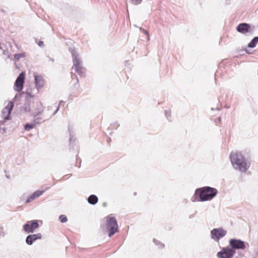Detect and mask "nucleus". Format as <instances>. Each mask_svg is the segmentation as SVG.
<instances>
[{
  "label": "nucleus",
  "mask_w": 258,
  "mask_h": 258,
  "mask_svg": "<svg viewBox=\"0 0 258 258\" xmlns=\"http://www.w3.org/2000/svg\"><path fill=\"white\" fill-rule=\"evenodd\" d=\"M217 190L209 186H205L197 189L195 191V196L196 199L199 198V201H206L212 200L217 194Z\"/></svg>",
  "instance_id": "1"
},
{
  "label": "nucleus",
  "mask_w": 258,
  "mask_h": 258,
  "mask_svg": "<svg viewBox=\"0 0 258 258\" xmlns=\"http://www.w3.org/2000/svg\"><path fill=\"white\" fill-rule=\"evenodd\" d=\"M230 158L232 164L234 168L239 170L242 172L246 171L249 166L247 163L244 156L238 152H232Z\"/></svg>",
  "instance_id": "2"
},
{
  "label": "nucleus",
  "mask_w": 258,
  "mask_h": 258,
  "mask_svg": "<svg viewBox=\"0 0 258 258\" xmlns=\"http://www.w3.org/2000/svg\"><path fill=\"white\" fill-rule=\"evenodd\" d=\"M105 219L106 220V228L108 232V236L111 237L118 231L116 219L111 214L106 217Z\"/></svg>",
  "instance_id": "3"
},
{
  "label": "nucleus",
  "mask_w": 258,
  "mask_h": 258,
  "mask_svg": "<svg viewBox=\"0 0 258 258\" xmlns=\"http://www.w3.org/2000/svg\"><path fill=\"white\" fill-rule=\"evenodd\" d=\"M73 66L72 69L79 75L81 77H85L86 76V69L83 67L82 62L79 58L78 54L73 53L72 54Z\"/></svg>",
  "instance_id": "4"
},
{
  "label": "nucleus",
  "mask_w": 258,
  "mask_h": 258,
  "mask_svg": "<svg viewBox=\"0 0 258 258\" xmlns=\"http://www.w3.org/2000/svg\"><path fill=\"white\" fill-rule=\"evenodd\" d=\"M44 106L41 103L36 104L33 113L34 121L36 123H39L40 121L42 119V114L44 111Z\"/></svg>",
  "instance_id": "5"
},
{
  "label": "nucleus",
  "mask_w": 258,
  "mask_h": 258,
  "mask_svg": "<svg viewBox=\"0 0 258 258\" xmlns=\"http://www.w3.org/2000/svg\"><path fill=\"white\" fill-rule=\"evenodd\" d=\"M235 253V251L232 249L223 247L217 253V256L219 258H232Z\"/></svg>",
  "instance_id": "6"
},
{
  "label": "nucleus",
  "mask_w": 258,
  "mask_h": 258,
  "mask_svg": "<svg viewBox=\"0 0 258 258\" xmlns=\"http://www.w3.org/2000/svg\"><path fill=\"white\" fill-rule=\"evenodd\" d=\"M25 79V73L22 72L15 81L14 85V89L15 91L20 92L23 89Z\"/></svg>",
  "instance_id": "7"
},
{
  "label": "nucleus",
  "mask_w": 258,
  "mask_h": 258,
  "mask_svg": "<svg viewBox=\"0 0 258 258\" xmlns=\"http://www.w3.org/2000/svg\"><path fill=\"white\" fill-rule=\"evenodd\" d=\"M39 227L36 221H28L23 227L24 231L27 233H33Z\"/></svg>",
  "instance_id": "8"
},
{
  "label": "nucleus",
  "mask_w": 258,
  "mask_h": 258,
  "mask_svg": "<svg viewBox=\"0 0 258 258\" xmlns=\"http://www.w3.org/2000/svg\"><path fill=\"white\" fill-rule=\"evenodd\" d=\"M226 234V231L221 228H215L211 231L212 238L217 241L224 236Z\"/></svg>",
  "instance_id": "9"
},
{
  "label": "nucleus",
  "mask_w": 258,
  "mask_h": 258,
  "mask_svg": "<svg viewBox=\"0 0 258 258\" xmlns=\"http://www.w3.org/2000/svg\"><path fill=\"white\" fill-rule=\"evenodd\" d=\"M230 246L234 249H245L246 246L244 242L240 240L232 239L229 241Z\"/></svg>",
  "instance_id": "10"
},
{
  "label": "nucleus",
  "mask_w": 258,
  "mask_h": 258,
  "mask_svg": "<svg viewBox=\"0 0 258 258\" xmlns=\"http://www.w3.org/2000/svg\"><path fill=\"white\" fill-rule=\"evenodd\" d=\"M236 30L241 33L245 34L250 31V26L247 23H241L237 26Z\"/></svg>",
  "instance_id": "11"
},
{
  "label": "nucleus",
  "mask_w": 258,
  "mask_h": 258,
  "mask_svg": "<svg viewBox=\"0 0 258 258\" xmlns=\"http://www.w3.org/2000/svg\"><path fill=\"white\" fill-rule=\"evenodd\" d=\"M41 237L42 236L40 233L29 235L27 237L26 242L27 244L31 245L34 241L38 239H40Z\"/></svg>",
  "instance_id": "12"
},
{
  "label": "nucleus",
  "mask_w": 258,
  "mask_h": 258,
  "mask_svg": "<svg viewBox=\"0 0 258 258\" xmlns=\"http://www.w3.org/2000/svg\"><path fill=\"white\" fill-rule=\"evenodd\" d=\"M35 83L38 89L42 88L45 85V81L41 76H35Z\"/></svg>",
  "instance_id": "13"
},
{
  "label": "nucleus",
  "mask_w": 258,
  "mask_h": 258,
  "mask_svg": "<svg viewBox=\"0 0 258 258\" xmlns=\"http://www.w3.org/2000/svg\"><path fill=\"white\" fill-rule=\"evenodd\" d=\"M13 107V104L12 102H10L7 106L4 108L3 110L4 113H7L8 115L11 114V111Z\"/></svg>",
  "instance_id": "14"
},
{
  "label": "nucleus",
  "mask_w": 258,
  "mask_h": 258,
  "mask_svg": "<svg viewBox=\"0 0 258 258\" xmlns=\"http://www.w3.org/2000/svg\"><path fill=\"white\" fill-rule=\"evenodd\" d=\"M88 201L90 204L95 205L98 202V198L95 195H91L89 197Z\"/></svg>",
  "instance_id": "15"
},
{
  "label": "nucleus",
  "mask_w": 258,
  "mask_h": 258,
  "mask_svg": "<svg viewBox=\"0 0 258 258\" xmlns=\"http://www.w3.org/2000/svg\"><path fill=\"white\" fill-rule=\"evenodd\" d=\"M258 43V37H254L249 43L248 47L250 48L254 47Z\"/></svg>",
  "instance_id": "16"
},
{
  "label": "nucleus",
  "mask_w": 258,
  "mask_h": 258,
  "mask_svg": "<svg viewBox=\"0 0 258 258\" xmlns=\"http://www.w3.org/2000/svg\"><path fill=\"white\" fill-rule=\"evenodd\" d=\"M43 192H44L43 190H37L33 194V197H34V198L36 199V198L39 197L41 195H42Z\"/></svg>",
  "instance_id": "17"
},
{
  "label": "nucleus",
  "mask_w": 258,
  "mask_h": 258,
  "mask_svg": "<svg viewBox=\"0 0 258 258\" xmlns=\"http://www.w3.org/2000/svg\"><path fill=\"white\" fill-rule=\"evenodd\" d=\"M35 127L34 124H29L27 123L25 125V129L26 131H30V130L33 128Z\"/></svg>",
  "instance_id": "18"
},
{
  "label": "nucleus",
  "mask_w": 258,
  "mask_h": 258,
  "mask_svg": "<svg viewBox=\"0 0 258 258\" xmlns=\"http://www.w3.org/2000/svg\"><path fill=\"white\" fill-rule=\"evenodd\" d=\"M59 220L62 223L66 222L68 221V218L66 216L64 215H61L59 217Z\"/></svg>",
  "instance_id": "19"
},
{
  "label": "nucleus",
  "mask_w": 258,
  "mask_h": 258,
  "mask_svg": "<svg viewBox=\"0 0 258 258\" xmlns=\"http://www.w3.org/2000/svg\"><path fill=\"white\" fill-rule=\"evenodd\" d=\"M35 199L34 198V197H33V195L32 194L28 197L26 201V203H30V202L33 201V200H34Z\"/></svg>",
  "instance_id": "20"
},
{
  "label": "nucleus",
  "mask_w": 258,
  "mask_h": 258,
  "mask_svg": "<svg viewBox=\"0 0 258 258\" xmlns=\"http://www.w3.org/2000/svg\"><path fill=\"white\" fill-rule=\"evenodd\" d=\"M24 56H25V54H23V53H22V54H21V53H17V54H15V55H14V57L16 59H19L20 58L24 57Z\"/></svg>",
  "instance_id": "21"
},
{
  "label": "nucleus",
  "mask_w": 258,
  "mask_h": 258,
  "mask_svg": "<svg viewBox=\"0 0 258 258\" xmlns=\"http://www.w3.org/2000/svg\"><path fill=\"white\" fill-rule=\"evenodd\" d=\"M140 29L142 30L143 33L144 34H145L147 36L148 40H149L150 39V36H149V32L147 30H145L144 29H142L141 28H140Z\"/></svg>",
  "instance_id": "22"
},
{
  "label": "nucleus",
  "mask_w": 258,
  "mask_h": 258,
  "mask_svg": "<svg viewBox=\"0 0 258 258\" xmlns=\"http://www.w3.org/2000/svg\"><path fill=\"white\" fill-rule=\"evenodd\" d=\"M142 0H132L133 4L138 5L141 3Z\"/></svg>",
  "instance_id": "23"
},
{
  "label": "nucleus",
  "mask_w": 258,
  "mask_h": 258,
  "mask_svg": "<svg viewBox=\"0 0 258 258\" xmlns=\"http://www.w3.org/2000/svg\"><path fill=\"white\" fill-rule=\"evenodd\" d=\"M38 45L40 46H43V41H40L38 43Z\"/></svg>",
  "instance_id": "24"
},
{
  "label": "nucleus",
  "mask_w": 258,
  "mask_h": 258,
  "mask_svg": "<svg viewBox=\"0 0 258 258\" xmlns=\"http://www.w3.org/2000/svg\"><path fill=\"white\" fill-rule=\"evenodd\" d=\"M26 94L30 95L31 97H33L34 96V95H32L31 93L29 92L28 91H27Z\"/></svg>",
  "instance_id": "25"
},
{
  "label": "nucleus",
  "mask_w": 258,
  "mask_h": 258,
  "mask_svg": "<svg viewBox=\"0 0 258 258\" xmlns=\"http://www.w3.org/2000/svg\"><path fill=\"white\" fill-rule=\"evenodd\" d=\"M160 246L161 247H164V244H163V243H161Z\"/></svg>",
  "instance_id": "26"
},
{
  "label": "nucleus",
  "mask_w": 258,
  "mask_h": 258,
  "mask_svg": "<svg viewBox=\"0 0 258 258\" xmlns=\"http://www.w3.org/2000/svg\"><path fill=\"white\" fill-rule=\"evenodd\" d=\"M76 83H77V84L79 83V80H78V78H76Z\"/></svg>",
  "instance_id": "27"
},
{
  "label": "nucleus",
  "mask_w": 258,
  "mask_h": 258,
  "mask_svg": "<svg viewBox=\"0 0 258 258\" xmlns=\"http://www.w3.org/2000/svg\"><path fill=\"white\" fill-rule=\"evenodd\" d=\"M218 121H219V122H221V117H218Z\"/></svg>",
  "instance_id": "28"
}]
</instances>
